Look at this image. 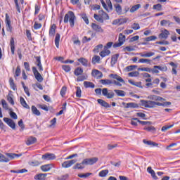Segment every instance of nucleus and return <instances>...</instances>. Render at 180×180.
<instances>
[{"mask_svg": "<svg viewBox=\"0 0 180 180\" xmlns=\"http://www.w3.org/2000/svg\"><path fill=\"white\" fill-rule=\"evenodd\" d=\"M62 70L65 71V72H70L71 71V67L68 65H62Z\"/></svg>", "mask_w": 180, "mask_h": 180, "instance_id": "49530a36", "label": "nucleus"}, {"mask_svg": "<svg viewBox=\"0 0 180 180\" xmlns=\"http://www.w3.org/2000/svg\"><path fill=\"white\" fill-rule=\"evenodd\" d=\"M20 102L23 108H25V109H30V107L27 105V103H26V101H25L23 97L20 98Z\"/></svg>", "mask_w": 180, "mask_h": 180, "instance_id": "7c9ffc66", "label": "nucleus"}, {"mask_svg": "<svg viewBox=\"0 0 180 180\" xmlns=\"http://www.w3.org/2000/svg\"><path fill=\"white\" fill-rule=\"evenodd\" d=\"M91 64L94 65H95V64H101V57L95 55L91 59Z\"/></svg>", "mask_w": 180, "mask_h": 180, "instance_id": "aec40b11", "label": "nucleus"}, {"mask_svg": "<svg viewBox=\"0 0 180 180\" xmlns=\"http://www.w3.org/2000/svg\"><path fill=\"white\" fill-rule=\"evenodd\" d=\"M32 72L34 74V76L35 77V79H37V81H38V82H43V77L39 72V71L37 70V68H36V67H32Z\"/></svg>", "mask_w": 180, "mask_h": 180, "instance_id": "0eeeda50", "label": "nucleus"}, {"mask_svg": "<svg viewBox=\"0 0 180 180\" xmlns=\"http://www.w3.org/2000/svg\"><path fill=\"white\" fill-rule=\"evenodd\" d=\"M56 158H57V157L54 153H47L42 155L41 156V160H43L44 161H51L53 160H56Z\"/></svg>", "mask_w": 180, "mask_h": 180, "instance_id": "423d86ee", "label": "nucleus"}, {"mask_svg": "<svg viewBox=\"0 0 180 180\" xmlns=\"http://www.w3.org/2000/svg\"><path fill=\"white\" fill-rule=\"evenodd\" d=\"M77 17H75V14L72 11H68V13L65 15L63 22L64 23H70V27H74L75 26V20Z\"/></svg>", "mask_w": 180, "mask_h": 180, "instance_id": "7ed1b4c3", "label": "nucleus"}, {"mask_svg": "<svg viewBox=\"0 0 180 180\" xmlns=\"http://www.w3.org/2000/svg\"><path fill=\"white\" fill-rule=\"evenodd\" d=\"M82 91L81 90V87L77 86V91H76L77 98H81V96H82Z\"/></svg>", "mask_w": 180, "mask_h": 180, "instance_id": "de8ad7c7", "label": "nucleus"}, {"mask_svg": "<svg viewBox=\"0 0 180 180\" xmlns=\"http://www.w3.org/2000/svg\"><path fill=\"white\" fill-rule=\"evenodd\" d=\"M125 108L127 109H129V108H139V105H137V103H127L125 104Z\"/></svg>", "mask_w": 180, "mask_h": 180, "instance_id": "f704fd0d", "label": "nucleus"}, {"mask_svg": "<svg viewBox=\"0 0 180 180\" xmlns=\"http://www.w3.org/2000/svg\"><path fill=\"white\" fill-rule=\"evenodd\" d=\"M141 103L142 106H144V108H148L149 109H153L156 106H163L164 108H168V106L172 105V103L169 101L160 103L147 100H141Z\"/></svg>", "mask_w": 180, "mask_h": 180, "instance_id": "f03ea898", "label": "nucleus"}, {"mask_svg": "<svg viewBox=\"0 0 180 180\" xmlns=\"http://www.w3.org/2000/svg\"><path fill=\"white\" fill-rule=\"evenodd\" d=\"M85 168V166L82 165V163H77L76 165L74 167L75 169H84Z\"/></svg>", "mask_w": 180, "mask_h": 180, "instance_id": "6e6d98bb", "label": "nucleus"}, {"mask_svg": "<svg viewBox=\"0 0 180 180\" xmlns=\"http://www.w3.org/2000/svg\"><path fill=\"white\" fill-rule=\"evenodd\" d=\"M131 29H133L134 30H139V29H140V25L139 23L134 22L131 25Z\"/></svg>", "mask_w": 180, "mask_h": 180, "instance_id": "69168bd1", "label": "nucleus"}, {"mask_svg": "<svg viewBox=\"0 0 180 180\" xmlns=\"http://www.w3.org/2000/svg\"><path fill=\"white\" fill-rule=\"evenodd\" d=\"M75 162H77V160L75 159L72 160H67L62 163V167L63 168H70V167H72Z\"/></svg>", "mask_w": 180, "mask_h": 180, "instance_id": "ddd939ff", "label": "nucleus"}, {"mask_svg": "<svg viewBox=\"0 0 180 180\" xmlns=\"http://www.w3.org/2000/svg\"><path fill=\"white\" fill-rule=\"evenodd\" d=\"M91 28L97 33H103V29H102V27L95 22L91 23Z\"/></svg>", "mask_w": 180, "mask_h": 180, "instance_id": "4468645a", "label": "nucleus"}, {"mask_svg": "<svg viewBox=\"0 0 180 180\" xmlns=\"http://www.w3.org/2000/svg\"><path fill=\"white\" fill-rule=\"evenodd\" d=\"M148 99H150L152 102H165V98L156 95H149Z\"/></svg>", "mask_w": 180, "mask_h": 180, "instance_id": "6e6552de", "label": "nucleus"}, {"mask_svg": "<svg viewBox=\"0 0 180 180\" xmlns=\"http://www.w3.org/2000/svg\"><path fill=\"white\" fill-rule=\"evenodd\" d=\"M91 75L94 77V78H96V79H101V78L103 77V74L102 73V72L96 69L92 70Z\"/></svg>", "mask_w": 180, "mask_h": 180, "instance_id": "f8f14e48", "label": "nucleus"}, {"mask_svg": "<svg viewBox=\"0 0 180 180\" xmlns=\"http://www.w3.org/2000/svg\"><path fill=\"white\" fill-rule=\"evenodd\" d=\"M110 54V50L106 49L104 48V49L100 52L99 56L103 58L104 57H107V56H109Z\"/></svg>", "mask_w": 180, "mask_h": 180, "instance_id": "5701e85b", "label": "nucleus"}, {"mask_svg": "<svg viewBox=\"0 0 180 180\" xmlns=\"http://www.w3.org/2000/svg\"><path fill=\"white\" fill-rule=\"evenodd\" d=\"M38 107H39L40 109H42V110H45V112H49V107L46 105L39 104L38 105Z\"/></svg>", "mask_w": 180, "mask_h": 180, "instance_id": "13d9d810", "label": "nucleus"}, {"mask_svg": "<svg viewBox=\"0 0 180 180\" xmlns=\"http://www.w3.org/2000/svg\"><path fill=\"white\" fill-rule=\"evenodd\" d=\"M140 8H141V4L134 5L130 8L129 12H131V13H134V12H136V11H139Z\"/></svg>", "mask_w": 180, "mask_h": 180, "instance_id": "473e14b6", "label": "nucleus"}, {"mask_svg": "<svg viewBox=\"0 0 180 180\" xmlns=\"http://www.w3.org/2000/svg\"><path fill=\"white\" fill-rule=\"evenodd\" d=\"M153 9H155V11H162V5L158 4H155L153 5Z\"/></svg>", "mask_w": 180, "mask_h": 180, "instance_id": "8fccbe9b", "label": "nucleus"}, {"mask_svg": "<svg viewBox=\"0 0 180 180\" xmlns=\"http://www.w3.org/2000/svg\"><path fill=\"white\" fill-rule=\"evenodd\" d=\"M110 78H112V79H101L100 83L102 84V85H115L116 86H122L123 84H125L124 79L122 78V77L119 76L117 74H110L109 75Z\"/></svg>", "mask_w": 180, "mask_h": 180, "instance_id": "f257e3e1", "label": "nucleus"}, {"mask_svg": "<svg viewBox=\"0 0 180 180\" xmlns=\"http://www.w3.org/2000/svg\"><path fill=\"white\" fill-rule=\"evenodd\" d=\"M88 78V77L85 76V75H81L79 76L77 79V82H81L82 81H85V79H86Z\"/></svg>", "mask_w": 180, "mask_h": 180, "instance_id": "bf43d9fd", "label": "nucleus"}, {"mask_svg": "<svg viewBox=\"0 0 180 180\" xmlns=\"http://www.w3.org/2000/svg\"><path fill=\"white\" fill-rule=\"evenodd\" d=\"M94 18L95 20H97V22H100V23H103V19L102 18V15H99L97 14L94 15Z\"/></svg>", "mask_w": 180, "mask_h": 180, "instance_id": "a18cd8bd", "label": "nucleus"}, {"mask_svg": "<svg viewBox=\"0 0 180 180\" xmlns=\"http://www.w3.org/2000/svg\"><path fill=\"white\" fill-rule=\"evenodd\" d=\"M84 67H88V60L85 58H80L77 60Z\"/></svg>", "mask_w": 180, "mask_h": 180, "instance_id": "72a5a7b5", "label": "nucleus"}, {"mask_svg": "<svg viewBox=\"0 0 180 180\" xmlns=\"http://www.w3.org/2000/svg\"><path fill=\"white\" fill-rule=\"evenodd\" d=\"M167 25H168V26H169V25H171V22L169 20H162L160 21L161 26H167Z\"/></svg>", "mask_w": 180, "mask_h": 180, "instance_id": "3c124183", "label": "nucleus"}, {"mask_svg": "<svg viewBox=\"0 0 180 180\" xmlns=\"http://www.w3.org/2000/svg\"><path fill=\"white\" fill-rule=\"evenodd\" d=\"M0 162H9V158L0 153Z\"/></svg>", "mask_w": 180, "mask_h": 180, "instance_id": "79ce46f5", "label": "nucleus"}, {"mask_svg": "<svg viewBox=\"0 0 180 180\" xmlns=\"http://www.w3.org/2000/svg\"><path fill=\"white\" fill-rule=\"evenodd\" d=\"M3 120L4 122H5V123H6V124H8V126L11 127L13 130H15V129H16V124L12 120V119L4 117Z\"/></svg>", "mask_w": 180, "mask_h": 180, "instance_id": "9b49d317", "label": "nucleus"}, {"mask_svg": "<svg viewBox=\"0 0 180 180\" xmlns=\"http://www.w3.org/2000/svg\"><path fill=\"white\" fill-rule=\"evenodd\" d=\"M1 105L4 109H5L6 110H8V109H9L8 108V103H6V101H5L4 99L1 100Z\"/></svg>", "mask_w": 180, "mask_h": 180, "instance_id": "e2e57ef3", "label": "nucleus"}, {"mask_svg": "<svg viewBox=\"0 0 180 180\" xmlns=\"http://www.w3.org/2000/svg\"><path fill=\"white\" fill-rule=\"evenodd\" d=\"M129 83L131 84V85H134V86H138V88H143V86H141V82H134L133 80H129Z\"/></svg>", "mask_w": 180, "mask_h": 180, "instance_id": "4c0bfd02", "label": "nucleus"}, {"mask_svg": "<svg viewBox=\"0 0 180 180\" xmlns=\"http://www.w3.org/2000/svg\"><path fill=\"white\" fill-rule=\"evenodd\" d=\"M120 56V55L119 53H116L112 56L110 62L111 65H115V64L117 63V60Z\"/></svg>", "mask_w": 180, "mask_h": 180, "instance_id": "b1692460", "label": "nucleus"}, {"mask_svg": "<svg viewBox=\"0 0 180 180\" xmlns=\"http://www.w3.org/2000/svg\"><path fill=\"white\" fill-rule=\"evenodd\" d=\"M51 168H53V165L51 164H48V165L41 166V171H43V172H47L50 171Z\"/></svg>", "mask_w": 180, "mask_h": 180, "instance_id": "412c9836", "label": "nucleus"}, {"mask_svg": "<svg viewBox=\"0 0 180 180\" xmlns=\"http://www.w3.org/2000/svg\"><path fill=\"white\" fill-rule=\"evenodd\" d=\"M41 23H39L37 22H35L34 24V29L35 30H39V29H41Z\"/></svg>", "mask_w": 180, "mask_h": 180, "instance_id": "338daca9", "label": "nucleus"}, {"mask_svg": "<svg viewBox=\"0 0 180 180\" xmlns=\"http://www.w3.org/2000/svg\"><path fill=\"white\" fill-rule=\"evenodd\" d=\"M47 173H41L39 174H37L34 176V179L35 180H45L46 179V176H47Z\"/></svg>", "mask_w": 180, "mask_h": 180, "instance_id": "a211bd4d", "label": "nucleus"}, {"mask_svg": "<svg viewBox=\"0 0 180 180\" xmlns=\"http://www.w3.org/2000/svg\"><path fill=\"white\" fill-rule=\"evenodd\" d=\"M56 26L55 24L52 25L49 30V36L50 37H54V35L56 34Z\"/></svg>", "mask_w": 180, "mask_h": 180, "instance_id": "393cba45", "label": "nucleus"}, {"mask_svg": "<svg viewBox=\"0 0 180 180\" xmlns=\"http://www.w3.org/2000/svg\"><path fill=\"white\" fill-rule=\"evenodd\" d=\"M129 77H139L140 75V72L138 71L131 72L128 74Z\"/></svg>", "mask_w": 180, "mask_h": 180, "instance_id": "052dcab7", "label": "nucleus"}, {"mask_svg": "<svg viewBox=\"0 0 180 180\" xmlns=\"http://www.w3.org/2000/svg\"><path fill=\"white\" fill-rule=\"evenodd\" d=\"M154 40H157V37L154 36V35H152L150 37H146L145 39L146 41H154Z\"/></svg>", "mask_w": 180, "mask_h": 180, "instance_id": "603ef678", "label": "nucleus"}, {"mask_svg": "<svg viewBox=\"0 0 180 180\" xmlns=\"http://www.w3.org/2000/svg\"><path fill=\"white\" fill-rule=\"evenodd\" d=\"M8 82L11 89H13V91H16V84H15V82H13V78L10 77Z\"/></svg>", "mask_w": 180, "mask_h": 180, "instance_id": "c9c22d12", "label": "nucleus"}, {"mask_svg": "<svg viewBox=\"0 0 180 180\" xmlns=\"http://www.w3.org/2000/svg\"><path fill=\"white\" fill-rule=\"evenodd\" d=\"M83 84L84 88H95V84L91 82L85 81Z\"/></svg>", "mask_w": 180, "mask_h": 180, "instance_id": "2f4dec72", "label": "nucleus"}, {"mask_svg": "<svg viewBox=\"0 0 180 180\" xmlns=\"http://www.w3.org/2000/svg\"><path fill=\"white\" fill-rule=\"evenodd\" d=\"M106 4L108 5L107 6H108V10L110 11H113V6L112 5V1L110 0H105Z\"/></svg>", "mask_w": 180, "mask_h": 180, "instance_id": "5fc2aeb1", "label": "nucleus"}, {"mask_svg": "<svg viewBox=\"0 0 180 180\" xmlns=\"http://www.w3.org/2000/svg\"><path fill=\"white\" fill-rule=\"evenodd\" d=\"M123 51H128V52H130V51H134V47L131 46H127L126 47H124L123 48Z\"/></svg>", "mask_w": 180, "mask_h": 180, "instance_id": "09e8293b", "label": "nucleus"}, {"mask_svg": "<svg viewBox=\"0 0 180 180\" xmlns=\"http://www.w3.org/2000/svg\"><path fill=\"white\" fill-rule=\"evenodd\" d=\"M5 23L7 32H10V33H12L13 28L12 25H11V18H9V15H8V13H6Z\"/></svg>", "mask_w": 180, "mask_h": 180, "instance_id": "9d476101", "label": "nucleus"}, {"mask_svg": "<svg viewBox=\"0 0 180 180\" xmlns=\"http://www.w3.org/2000/svg\"><path fill=\"white\" fill-rule=\"evenodd\" d=\"M92 175V173L87 172L84 174H78L79 178H88V176H91Z\"/></svg>", "mask_w": 180, "mask_h": 180, "instance_id": "0e129e2a", "label": "nucleus"}, {"mask_svg": "<svg viewBox=\"0 0 180 180\" xmlns=\"http://www.w3.org/2000/svg\"><path fill=\"white\" fill-rule=\"evenodd\" d=\"M114 8L115 9V12L118 15H123V13L122 11V6H120V4H114Z\"/></svg>", "mask_w": 180, "mask_h": 180, "instance_id": "a878e982", "label": "nucleus"}, {"mask_svg": "<svg viewBox=\"0 0 180 180\" xmlns=\"http://www.w3.org/2000/svg\"><path fill=\"white\" fill-rule=\"evenodd\" d=\"M6 157L8 158L9 161L11 160H13L15 158H19V157H22V153L16 154V153H6Z\"/></svg>", "mask_w": 180, "mask_h": 180, "instance_id": "dca6fc26", "label": "nucleus"}, {"mask_svg": "<svg viewBox=\"0 0 180 180\" xmlns=\"http://www.w3.org/2000/svg\"><path fill=\"white\" fill-rule=\"evenodd\" d=\"M37 141V139L36 137L30 136L27 139L26 141L27 146H32V144H34Z\"/></svg>", "mask_w": 180, "mask_h": 180, "instance_id": "4be33fe9", "label": "nucleus"}, {"mask_svg": "<svg viewBox=\"0 0 180 180\" xmlns=\"http://www.w3.org/2000/svg\"><path fill=\"white\" fill-rule=\"evenodd\" d=\"M20 75V66H17L15 70V77H19Z\"/></svg>", "mask_w": 180, "mask_h": 180, "instance_id": "774afa93", "label": "nucleus"}, {"mask_svg": "<svg viewBox=\"0 0 180 180\" xmlns=\"http://www.w3.org/2000/svg\"><path fill=\"white\" fill-rule=\"evenodd\" d=\"M55 44L57 49H58L60 46V34L57 33L55 37Z\"/></svg>", "mask_w": 180, "mask_h": 180, "instance_id": "58836bf2", "label": "nucleus"}, {"mask_svg": "<svg viewBox=\"0 0 180 180\" xmlns=\"http://www.w3.org/2000/svg\"><path fill=\"white\" fill-rule=\"evenodd\" d=\"M101 18L103 20L104 19L105 20H109V15L104 11H101Z\"/></svg>", "mask_w": 180, "mask_h": 180, "instance_id": "4d7b16f0", "label": "nucleus"}, {"mask_svg": "<svg viewBox=\"0 0 180 180\" xmlns=\"http://www.w3.org/2000/svg\"><path fill=\"white\" fill-rule=\"evenodd\" d=\"M108 174H109V170L108 169H105V170H102L99 172V176H101V178H105V176H106V175H108Z\"/></svg>", "mask_w": 180, "mask_h": 180, "instance_id": "c03bdc74", "label": "nucleus"}, {"mask_svg": "<svg viewBox=\"0 0 180 180\" xmlns=\"http://www.w3.org/2000/svg\"><path fill=\"white\" fill-rule=\"evenodd\" d=\"M10 47L11 51V54H15V39L13 38L11 39Z\"/></svg>", "mask_w": 180, "mask_h": 180, "instance_id": "c756f323", "label": "nucleus"}, {"mask_svg": "<svg viewBox=\"0 0 180 180\" xmlns=\"http://www.w3.org/2000/svg\"><path fill=\"white\" fill-rule=\"evenodd\" d=\"M143 130H146V131H150L151 133H155L156 131L155 127L153 126L146 127L143 128Z\"/></svg>", "mask_w": 180, "mask_h": 180, "instance_id": "ea45409f", "label": "nucleus"}, {"mask_svg": "<svg viewBox=\"0 0 180 180\" xmlns=\"http://www.w3.org/2000/svg\"><path fill=\"white\" fill-rule=\"evenodd\" d=\"M97 102L99 105H101V106H103V108H110V105H109V103H108L106 101H105L103 99H98L97 100Z\"/></svg>", "mask_w": 180, "mask_h": 180, "instance_id": "6ab92c4d", "label": "nucleus"}, {"mask_svg": "<svg viewBox=\"0 0 180 180\" xmlns=\"http://www.w3.org/2000/svg\"><path fill=\"white\" fill-rule=\"evenodd\" d=\"M124 41H126V36H124L122 33L119 34L118 42L115 43L112 45L114 49L117 47H120L124 44Z\"/></svg>", "mask_w": 180, "mask_h": 180, "instance_id": "20e7f679", "label": "nucleus"}, {"mask_svg": "<svg viewBox=\"0 0 180 180\" xmlns=\"http://www.w3.org/2000/svg\"><path fill=\"white\" fill-rule=\"evenodd\" d=\"M139 63L142 64H151V60L147 58H141L139 60Z\"/></svg>", "mask_w": 180, "mask_h": 180, "instance_id": "a19ab883", "label": "nucleus"}, {"mask_svg": "<svg viewBox=\"0 0 180 180\" xmlns=\"http://www.w3.org/2000/svg\"><path fill=\"white\" fill-rule=\"evenodd\" d=\"M114 92L117 95V96H125L126 94L124 93V91L123 90H117L115 89Z\"/></svg>", "mask_w": 180, "mask_h": 180, "instance_id": "37998d69", "label": "nucleus"}, {"mask_svg": "<svg viewBox=\"0 0 180 180\" xmlns=\"http://www.w3.org/2000/svg\"><path fill=\"white\" fill-rule=\"evenodd\" d=\"M74 74L76 77H79V75H82V74H84V69L79 67L77 68L74 71Z\"/></svg>", "mask_w": 180, "mask_h": 180, "instance_id": "cd10ccee", "label": "nucleus"}, {"mask_svg": "<svg viewBox=\"0 0 180 180\" xmlns=\"http://www.w3.org/2000/svg\"><path fill=\"white\" fill-rule=\"evenodd\" d=\"M172 127H174V124L171 125H165L162 127V131H167V130H169Z\"/></svg>", "mask_w": 180, "mask_h": 180, "instance_id": "864d4df0", "label": "nucleus"}, {"mask_svg": "<svg viewBox=\"0 0 180 180\" xmlns=\"http://www.w3.org/2000/svg\"><path fill=\"white\" fill-rule=\"evenodd\" d=\"M169 34V31L165 29L162 32L159 34L160 39H168V35Z\"/></svg>", "mask_w": 180, "mask_h": 180, "instance_id": "f3484780", "label": "nucleus"}, {"mask_svg": "<svg viewBox=\"0 0 180 180\" xmlns=\"http://www.w3.org/2000/svg\"><path fill=\"white\" fill-rule=\"evenodd\" d=\"M35 60H36V65L38 67V70L39 71L41 72L43 71V65H41V59L40 58V56H37L35 57Z\"/></svg>", "mask_w": 180, "mask_h": 180, "instance_id": "2eb2a0df", "label": "nucleus"}, {"mask_svg": "<svg viewBox=\"0 0 180 180\" xmlns=\"http://www.w3.org/2000/svg\"><path fill=\"white\" fill-rule=\"evenodd\" d=\"M31 110H32L33 115H36V116H40V115H41L40 111L39 110H37V108H36V106L32 105L31 108Z\"/></svg>", "mask_w": 180, "mask_h": 180, "instance_id": "e433bc0d", "label": "nucleus"}, {"mask_svg": "<svg viewBox=\"0 0 180 180\" xmlns=\"http://www.w3.org/2000/svg\"><path fill=\"white\" fill-rule=\"evenodd\" d=\"M143 141L144 144H147V146H150V147H158V143L153 141H146L144 139Z\"/></svg>", "mask_w": 180, "mask_h": 180, "instance_id": "c85d7f7f", "label": "nucleus"}, {"mask_svg": "<svg viewBox=\"0 0 180 180\" xmlns=\"http://www.w3.org/2000/svg\"><path fill=\"white\" fill-rule=\"evenodd\" d=\"M139 56H141V57L150 58V57H153V56H155V53L154 52L140 53Z\"/></svg>", "mask_w": 180, "mask_h": 180, "instance_id": "bb28decb", "label": "nucleus"}, {"mask_svg": "<svg viewBox=\"0 0 180 180\" xmlns=\"http://www.w3.org/2000/svg\"><path fill=\"white\" fill-rule=\"evenodd\" d=\"M67 93V87L66 86H63L61 90H60V95L63 98L65 96V94Z\"/></svg>", "mask_w": 180, "mask_h": 180, "instance_id": "680f3d73", "label": "nucleus"}, {"mask_svg": "<svg viewBox=\"0 0 180 180\" xmlns=\"http://www.w3.org/2000/svg\"><path fill=\"white\" fill-rule=\"evenodd\" d=\"M98 158H86L83 160L82 164L83 165H94V164H96V162H98Z\"/></svg>", "mask_w": 180, "mask_h": 180, "instance_id": "39448f33", "label": "nucleus"}, {"mask_svg": "<svg viewBox=\"0 0 180 180\" xmlns=\"http://www.w3.org/2000/svg\"><path fill=\"white\" fill-rule=\"evenodd\" d=\"M102 94L103 96H106L108 99H112L115 96V93L110 90L108 91L106 88L103 89Z\"/></svg>", "mask_w": 180, "mask_h": 180, "instance_id": "1a4fd4ad", "label": "nucleus"}]
</instances>
